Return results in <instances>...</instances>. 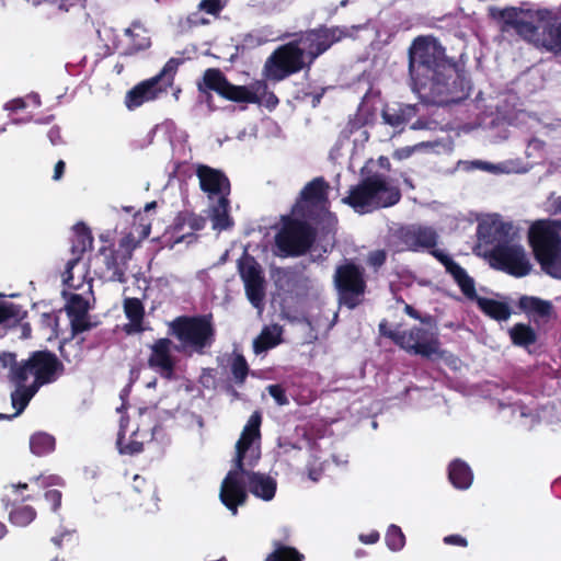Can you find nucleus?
Masks as SVG:
<instances>
[{"label": "nucleus", "instance_id": "nucleus-1", "mask_svg": "<svg viewBox=\"0 0 561 561\" xmlns=\"http://www.w3.org/2000/svg\"><path fill=\"white\" fill-rule=\"evenodd\" d=\"M413 91L425 104L444 106L470 95V82L434 37H416L409 49Z\"/></svg>", "mask_w": 561, "mask_h": 561}, {"label": "nucleus", "instance_id": "nucleus-2", "mask_svg": "<svg viewBox=\"0 0 561 561\" xmlns=\"http://www.w3.org/2000/svg\"><path fill=\"white\" fill-rule=\"evenodd\" d=\"M168 335L179 341L175 351L204 355L216 341L213 314L179 316L168 323Z\"/></svg>", "mask_w": 561, "mask_h": 561}, {"label": "nucleus", "instance_id": "nucleus-3", "mask_svg": "<svg viewBox=\"0 0 561 561\" xmlns=\"http://www.w3.org/2000/svg\"><path fill=\"white\" fill-rule=\"evenodd\" d=\"M528 243L541 270L561 279V220L535 221L528 230Z\"/></svg>", "mask_w": 561, "mask_h": 561}, {"label": "nucleus", "instance_id": "nucleus-4", "mask_svg": "<svg viewBox=\"0 0 561 561\" xmlns=\"http://www.w3.org/2000/svg\"><path fill=\"white\" fill-rule=\"evenodd\" d=\"M401 192L390 185L385 175L374 173L364 178L357 185L351 186L348 195L342 202L355 211L364 214L374 209L387 208L398 204Z\"/></svg>", "mask_w": 561, "mask_h": 561}, {"label": "nucleus", "instance_id": "nucleus-5", "mask_svg": "<svg viewBox=\"0 0 561 561\" xmlns=\"http://www.w3.org/2000/svg\"><path fill=\"white\" fill-rule=\"evenodd\" d=\"M333 286L339 305L350 310L356 309L365 301L368 289L364 266L353 260H345L335 267Z\"/></svg>", "mask_w": 561, "mask_h": 561}, {"label": "nucleus", "instance_id": "nucleus-6", "mask_svg": "<svg viewBox=\"0 0 561 561\" xmlns=\"http://www.w3.org/2000/svg\"><path fill=\"white\" fill-rule=\"evenodd\" d=\"M317 239L316 228L307 220L285 216L275 236V245L283 257H298L310 251Z\"/></svg>", "mask_w": 561, "mask_h": 561}, {"label": "nucleus", "instance_id": "nucleus-7", "mask_svg": "<svg viewBox=\"0 0 561 561\" xmlns=\"http://www.w3.org/2000/svg\"><path fill=\"white\" fill-rule=\"evenodd\" d=\"M65 371L62 362L48 350L34 351L22 365L14 370L13 378L18 382L27 381L32 376L33 386L38 389L55 382Z\"/></svg>", "mask_w": 561, "mask_h": 561}, {"label": "nucleus", "instance_id": "nucleus-8", "mask_svg": "<svg viewBox=\"0 0 561 561\" xmlns=\"http://www.w3.org/2000/svg\"><path fill=\"white\" fill-rule=\"evenodd\" d=\"M179 65V59L170 58L158 75L131 88L125 96L126 107L128 110H135L145 102L153 101L158 99L160 94L167 92L173 84Z\"/></svg>", "mask_w": 561, "mask_h": 561}, {"label": "nucleus", "instance_id": "nucleus-9", "mask_svg": "<svg viewBox=\"0 0 561 561\" xmlns=\"http://www.w3.org/2000/svg\"><path fill=\"white\" fill-rule=\"evenodd\" d=\"M307 68L304 49L299 42L290 41L278 46L266 59L263 68L264 76L271 81H282L291 75Z\"/></svg>", "mask_w": 561, "mask_h": 561}, {"label": "nucleus", "instance_id": "nucleus-10", "mask_svg": "<svg viewBox=\"0 0 561 561\" xmlns=\"http://www.w3.org/2000/svg\"><path fill=\"white\" fill-rule=\"evenodd\" d=\"M198 91L206 95V102L210 103V91L219 96L237 103H261L259 95L245 85L232 84L218 68H208L204 71L202 82L197 83Z\"/></svg>", "mask_w": 561, "mask_h": 561}, {"label": "nucleus", "instance_id": "nucleus-11", "mask_svg": "<svg viewBox=\"0 0 561 561\" xmlns=\"http://www.w3.org/2000/svg\"><path fill=\"white\" fill-rule=\"evenodd\" d=\"M389 339L408 353L424 358H442L444 355L437 333L423 327L414 325L410 330L389 332Z\"/></svg>", "mask_w": 561, "mask_h": 561}, {"label": "nucleus", "instance_id": "nucleus-12", "mask_svg": "<svg viewBox=\"0 0 561 561\" xmlns=\"http://www.w3.org/2000/svg\"><path fill=\"white\" fill-rule=\"evenodd\" d=\"M489 263L494 270L520 278L531 271L524 248L519 244L497 243L489 252Z\"/></svg>", "mask_w": 561, "mask_h": 561}, {"label": "nucleus", "instance_id": "nucleus-13", "mask_svg": "<svg viewBox=\"0 0 561 561\" xmlns=\"http://www.w3.org/2000/svg\"><path fill=\"white\" fill-rule=\"evenodd\" d=\"M345 27L320 25L317 28L308 30L295 39L302 45L304 56L308 58L307 68L309 69L314 60L324 54L335 43L347 36Z\"/></svg>", "mask_w": 561, "mask_h": 561}, {"label": "nucleus", "instance_id": "nucleus-14", "mask_svg": "<svg viewBox=\"0 0 561 561\" xmlns=\"http://www.w3.org/2000/svg\"><path fill=\"white\" fill-rule=\"evenodd\" d=\"M238 272L244 284L245 295L254 308H262L265 298L263 270L254 256L244 252L238 260Z\"/></svg>", "mask_w": 561, "mask_h": 561}, {"label": "nucleus", "instance_id": "nucleus-15", "mask_svg": "<svg viewBox=\"0 0 561 561\" xmlns=\"http://www.w3.org/2000/svg\"><path fill=\"white\" fill-rule=\"evenodd\" d=\"M397 251L422 252L434 249L438 243L436 230L430 226L407 225L394 232Z\"/></svg>", "mask_w": 561, "mask_h": 561}, {"label": "nucleus", "instance_id": "nucleus-16", "mask_svg": "<svg viewBox=\"0 0 561 561\" xmlns=\"http://www.w3.org/2000/svg\"><path fill=\"white\" fill-rule=\"evenodd\" d=\"M262 415L255 411L249 417L242 430L241 436L236 444V456L233 462L241 468L242 465L254 467L260 459V453L251 449L252 444L261 437Z\"/></svg>", "mask_w": 561, "mask_h": 561}, {"label": "nucleus", "instance_id": "nucleus-17", "mask_svg": "<svg viewBox=\"0 0 561 561\" xmlns=\"http://www.w3.org/2000/svg\"><path fill=\"white\" fill-rule=\"evenodd\" d=\"M245 467L242 465L238 468L233 462V468L228 471L221 482L219 499L232 515H237L238 507L248 501L247 482L242 479Z\"/></svg>", "mask_w": 561, "mask_h": 561}, {"label": "nucleus", "instance_id": "nucleus-18", "mask_svg": "<svg viewBox=\"0 0 561 561\" xmlns=\"http://www.w3.org/2000/svg\"><path fill=\"white\" fill-rule=\"evenodd\" d=\"M180 347L170 337H159L148 345L150 351L147 365L162 378L172 379L175 373L178 358L173 350Z\"/></svg>", "mask_w": 561, "mask_h": 561}, {"label": "nucleus", "instance_id": "nucleus-19", "mask_svg": "<svg viewBox=\"0 0 561 561\" xmlns=\"http://www.w3.org/2000/svg\"><path fill=\"white\" fill-rule=\"evenodd\" d=\"M195 174L199 181L201 190L207 194L209 199L229 197L231 184L226 173L207 164H198Z\"/></svg>", "mask_w": 561, "mask_h": 561}, {"label": "nucleus", "instance_id": "nucleus-20", "mask_svg": "<svg viewBox=\"0 0 561 561\" xmlns=\"http://www.w3.org/2000/svg\"><path fill=\"white\" fill-rule=\"evenodd\" d=\"M330 186L324 178H314L308 182L300 192L299 198L293 207V214L305 217L304 208L306 206L318 207L328 202V191Z\"/></svg>", "mask_w": 561, "mask_h": 561}, {"label": "nucleus", "instance_id": "nucleus-21", "mask_svg": "<svg viewBox=\"0 0 561 561\" xmlns=\"http://www.w3.org/2000/svg\"><path fill=\"white\" fill-rule=\"evenodd\" d=\"M516 307L519 312L526 314L536 323H546L557 317L552 302L536 296L522 295L516 302Z\"/></svg>", "mask_w": 561, "mask_h": 561}, {"label": "nucleus", "instance_id": "nucleus-22", "mask_svg": "<svg viewBox=\"0 0 561 561\" xmlns=\"http://www.w3.org/2000/svg\"><path fill=\"white\" fill-rule=\"evenodd\" d=\"M417 104L397 103L394 105H385L381 110L382 123L392 127L396 133L404 130L405 125L419 114Z\"/></svg>", "mask_w": 561, "mask_h": 561}, {"label": "nucleus", "instance_id": "nucleus-23", "mask_svg": "<svg viewBox=\"0 0 561 561\" xmlns=\"http://www.w3.org/2000/svg\"><path fill=\"white\" fill-rule=\"evenodd\" d=\"M75 240L71 245V253L73 255L66 264V270L64 272L65 282L69 283L72 279V270L78 264L81 259V255L92 247L93 237L89 227H87L83 222L77 224L75 227Z\"/></svg>", "mask_w": 561, "mask_h": 561}, {"label": "nucleus", "instance_id": "nucleus-24", "mask_svg": "<svg viewBox=\"0 0 561 561\" xmlns=\"http://www.w3.org/2000/svg\"><path fill=\"white\" fill-rule=\"evenodd\" d=\"M245 467L243 477L245 478L247 488L256 497L264 501H271L276 493L277 483L276 481L261 472H254Z\"/></svg>", "mask_w": 561, "mask_h": 561}, {"label": "nucleus", "instance_id": "nucleus-25", "mask_svg": "<svg viewBox=\"0 0 561 561\" xmlns=\"http://www.w3.org/2000/svg\"><path fill=\"white\" fill-rule=\"evenodd\" d=\"M535 46L554 55L561 54V21L543 24L540 35L535 39Z\"/></svg>", "mask_w": 561, "mask_h": 561}, {"label": "nucleus", "instance_id": "nucleus-26", "mask_svg": "<svg viewBox=\"0 0 561 561\" xmlns=\"http://www.w3.org/2000/svg\"><path fill=\"white\" fill-rule=\"evenodd\" d=\"M124 312L129 323L124 325V331L127 334L141 333L145 328L144 317H145V307L140 299L138 298H126L124 300Z\"/></svg>", "mask_w": 561, "mask_h": 561}, {"label": "nucleus", "instance_id": "nucleus-27", "mask_svg": "<svg viewBox=\"0 0 561 561\" xmlns=\"http://www.w3.org/2000/svg\"><path fill=\"white\" fill-rule=\"evenodd\" d=\"M283 329L278 324L266 325L253 342L255 354L266 352L282 342Z\"/></svg>", "mask_w": 561, "mask_h": 561}, {"label": "nucleus", "instance_id": "nucleus-28", "mask_svg": "<svg viewBox=\"0 0 561 561\" xmlns=\"http://www.w3.org/2000/svg\"><path fill=\"white\" fill-rule=\"evenodd\" d=\"M125 35L129 37L130 43L125 51L126 55H133L150 47L151 41L147 35L146 28L139 21H134L130 27L125 30Z\"/></svg>", "mask_w": 561, "mask_h": 561}, {"label": "nucleus", "instance_id": "nucleus-29", "mask_svg": "<svg viewBox=\"0 0 561 561\" xmlns=\"http://www.w3.org/2000/svg\"><path fill=\"white\" fill-rule=\"evenodd\" d=\"M105 266L104 277L108 280L124 283L126 282L125 271L121 266L117 253L112 248L103 247L100 250Z\"/></svg>", "mask_w": 561, "mask_h": 561}, {"label": "nucleus", "instance_id": "nucleus-30", "mask_svg": "<svg viewBox=\"0 0 561 561\" xmlns=\"http://www.w3.org/2000/svg\"><path fill=\"white\" fill-rule=\"evenodd\" d=\"M448 479L455 488L466 490L471 485L473 476L465 461L456 459L448 467Z\"/></svg>", "mask_w": 561, "mask_h": 561}, {"label": "nucleus", "instance_id": "nucleus-31", "mask_svg": "<svg viewBox=\"0 0 561 561\" xmlns=\"http://www.w3.org/2000/svg\"><path fill=\"white\" fill-rule=\"evenodd\" d=\"M476 302L479 309L493 320L506 321L512 314V310L506 302L481 296Z\"/></svg>", "mask_w": 561, "mask_h": 561}, {"label": "nucleus", "instance_id": "nucleus-32", "mask_svg": "<svg viewBox=\"0 0 561 561\" xmlns=\"http://www.w3.org/2000/svg\"><path fill=\"white\" fill-rule=\"evenodd\" d=\"M230 199L222 196L210 208V219L213 228L217 230H226L232 227L233 221L229 215Z\"/></svg>", "mask_w": 561, "mask_h": 561}, {"label": "nucleus", "instance_id": "nucleus-33", "mask_svg": "<svg viewBox=\"0 0 561 561\" xmlns=\"http://www.w3.org/2000/svg\"><path fill=\"white\" fill-rule=\"evenodd\" d=\"M15 386V390L11 393V401L16 412L12 414V416L19 415L24 409L27 407L31 399L36 394L39 390L36 386L32 383L26 385L27 381H11Z\"/></svg>", "mask_w": 561, "mask_h": 561}, {"label": "nucleus", "instance_id": "nucleus-34", "mask_svg": "<svg viewBox=\"0 0 561 561\" xmlns=\"http://www.w3.org/2000/svg\"><path fill=\"white\" fill-rule=\"evenodd\" d=\"M513 345L527 348L537 342V333L526 323H516L508 330Z\"/></svg>", "mask_w": 561, "mask_h": 561}, {"label": "nucleus", "instance_id": "nucleus-35", "mask_svg": "<svg viewBox=\"0 0 561 561\" xmlns=\"http://www.w3.org/2000/svg\"><path fill=\"white\" fill-rule=\"evenodd\" d=\"M305 556L295 547L280 541H273V551L267 554L265 561H304Z\"/></svg>", "mask_w": 561, "mask_h": 561}, {"label": "nucleus", "instance_id": "nucleus-36", "mask_svg": "<svg viewBox=\"0 0 561 561\" xmlns=\"http://www.w3.org/2000/svg\"><path fill=\"white\" fill-rule=\"evenodd\" d=\"M55 437L44 432L35 433L30 438V449L37 457L50 454L55 450Z\"/></svg>", "mask_w": 561, "mask_h": 561}, {"label": "nucleus", "instance_id": "nucleus-37", "mask_svg": "<svg viewBox=\"0 0 561 561\" xmlns=\"http://www.w3.org/2000/svg\"><path fill=\"white\" fill-rule=\"evenodd\" d=\"M459 286L461 293L470 300L477 301L480 296L477 294L474 280L466 270L458 265L449 273Z\"/></svg>", "mask_w": 561, "mask_h": 561}, {"label": "nucleus", "instance_id": "nucleus-38", "mask_svg": "<svg viewBox=\"0 0 561 561\" xmlns=\"http://www.w3.org/2000/svg\"><path fill=\"white\" fill-rule=\"evenodd\" d=\"M230 370L234 383L238 386H243L250 373V367L242 354L233 355L230 362Z\"/></svg>", "mask_w": 561, "mask_h": 561}, {"label": "nucleus", "instance_id": "nucleus-39", "mask_svg": "<svg viewBox=\"0 0 561 561\" xmlns=\"http://www.w3.org/2000/svg\"><path fill=\"white\" fill-rule=\"evenodd\" d=\"M35 517H36V511L30 505L15 507L10 512V515H9L10 522L13 525L21 526V527H24V526H27L28 524H31L35 519Z\"/></svg>", "mask_w": 561, "mask_h": 561}, {"label": "nucleus", "instance_id": "nucleus-40", "mask_svg": "<svg viewBox=\"0 0 561 561\" xmlns=\"http://www.w3.org/2000/svg\"><path fill=\"white\" fill-rule=\"evenodd\" d=\"M522 14H523V10L513 8V7L500 10L497 18L502 22L501 30L503 32H508L510 30H514L517 26V24L519 23V21L523 19Z\"/></svg>", "mask_w": 561, "mask_h": 561}, {"label": "nucleus", "instance_id": "nucleus-41", "mask_svg": "<svg viewBox=\"0 0 561 561\" xmlns=\"http://www.w3.org/2000/svg\"><path fill=\"white\" fill-rule=\"evenodd\" d=\"M90 304L80 294H71L68 299L66 311L68 317L81 316L89 313Z\"/></svg>", "mask_w": 561, "mask_h": 561}, {"label": "nucleus", "instance_id": "nucleus-42", "mask_svg": "<svg viewBox=\"0 0 561 561\" xmlns=\"http://www.w3.org/2000/svg\"><path fill=\"white\" fill-rule=\"evenodd\" d=\"M387 547L392 551L401 550L405 545V536L397 525H390L385 536Z\"/></svg>", "mask_w": 561, "mask_h": 561}, {"label": "nucleus", "instance_id": "nucleus-43", "mask_svg": "<svg viewBox=\"0 0 561 561\" xmlns=\"http://www.w3.org/2000/svg\"><path fill=\"white\" fill-rule=\"evenodd\" d=\"M187 227L185 211L182 210L176 214L173 219L172 225L170 226V232L175 243H180L186 240L187 234L185 228Z\"/></svg>", "mask_w": 561, "mask_h": 561}, {"label": "nucleus", "instance_id": "nucleus-44", "mask_svg": "<svg viewBox=\"0 0 561 561\" xmlns=\"http://www.w3.org/2000/svg\"><path fill=\"white\" fill-rule=\"evenodd\" d=\"M25 316L26 311L22 312L19 305L0 301V323L7 322L10 319L21 322Z\"/></svg>", "mask_w": 561, "mask_h": 561}, {"label": "nucleus", "instance_id": "nucleus-45", "mask_svg": "<svg viewBox=\"0 0 561 561\" xmlns=\"http://www.w3.org/2000/svg\"><path fill=\"white\" fill-rule=\"evenodd\" d=\"M514 31L535 45V39L540 35L541 30L533 22L522 19Z\"/></svg>", "mask_w": 561, "mask_h": 561}, {"label": "nucleus", "instance_id": "nucleus-46", "mask_svg": "<svg viewBox=\"0 0 561 561\" xmlns=\"http://www.w3.org/2000/svg\"><path fill=\"white\" fill-rule=\"evenodd\" d=\"M137 433L134 432L128 440L127 444H124L123 443V438L124 436L119 434L118 436V439H117V445H118V448H119V453L121 454H125V455H136V454H139L144 450V443L142 442H139L137 438Z\"/></svg>", "mask_w": 561, "mask_h": 561}, {"label": "nucleus", "instance_id": "nucleus-47", "mask_svg": "<svg viewBox=\"0 0 561 561\" xmlns=\"http://www.w3.org/2000/svg\"><path fill=\"white\" fill-rule=\"evenodd\" d=\"M69 319L72 337L85 331H89L94 327V324L90 321L89 313L69 317Z\"/></svg>", "mask_w": 561, "mask_h": 561}, {"label": "nucleus", "instance_id": "nucleus-48", "mask_svg": "<svg viewBox=\"0 0 561 561\" xmlns=\"http://www.w3.org/2000/svg\"><path fill=\"white\" fill-rule=\"evenodd\" d=\"M424 148H433V144L428 141H422L415 144L413 146H405L402 148H398L392 152V158L398 161H402L412 157L415 152L424 149Z\"/></svg>", "mask_w": 561, "mask_h": 561}, {"label": "nucleus", "instance_id": "nucleus-49", "mask_svg": "<svg viewBox=\"0 0 561 561\" xmlns=\"http://www.w3.org/2000/svg\"><path fill=\"white\" fill-rule=\"evenodd\" d=\"M184 211H185V217H186V222H187V228H188V230L186 231L187 238L188 237L195 238L194 232L199 231L205 228L206 218H204L203 216L197 215L193 211H190V210H184Z\"/></svg>", "mask_w": 561, "mask_h": 561}, {"label": "nucleus", "instance_id": "nucleus-50", "mask_svg": "<svg viewBox=\"0 0 561 561\" xmlns=\"http://www.w3.org/2000/svg\"><path fill=\"white\" fill-rule=\"evenodd\" d=\"M21 365H22V360L18 362L16 355L14 353L3 352L0 354V366H2L3 368H9L8 379L10 381H16L13 378V375H14L13 373Z\"/></svg>", "mask_w": 561, "mask_h": 561}, {"label": "nucleus", "instance_id": "nucleus-51", "mask_svg": "<svg viewBox=\"0 0 561 561\" xmlns=\"http://www.w3.org/2000/svg\"><path fill=\"white\" fill-rule=\"evenodd\" d=\"M489 233L493 236L494 240L507 239L512 231V225L508 222H493L488 228Z\"/></svg>", "mask_w": 561, "mask_h": 561}, {"label": "nucleus", "instance_id": "nucleus-52", "mask_svg": "<svg viewBox=\"0 0 561 561\" xmlns=\"http://www.w3.org/2000/svg\"><path fill=\"white\" fill-rule=\"evenodd\" d=\"M426 251L444 265L447 273H450L459 265L456 261L453 260V257H450L444 251L436 249V247Z\"/></svg>", "mask_w": 561, "mask_h": 561}, {"label": "nucleus", "instance_id": "nucleus-53", "mask_svg": "<svg viewBox=\"0 0 561 561\" xmlns=\"http://www.w3.org/2000/svg\"><path fill=\"white\" fill-rule=\"evenodd\" d=\"M387 261V252L385 250L370 251L367 255V264L374 270L378 271Z\"/></svg>", "mask_w": 561, "mask_h": 561}, {"label": "nucleus", "instance_id": "nucleus-54", "mask_svg": "<svg viewBox=\"0 0 561 561\" xmlns=\"http://www.w3.org/2000/svg\"><path fill=\"white\" fill-rule=\"evenodd\" d=\"M266 389H267L270 396L275 400V402L278 405H286L289 403V400L286 396V391L280 385H278V383L270 385V386H267Z\"/></svg>", "mask_w": 561, "mask_h": 561}, {"label": "nucleus", "instance_id": "nucleus-55", "mask_svg": "<svg viewBox=\"0 0 561 561\" xmlns=\"http://www.w3.org/2000/svg\"><path fill=\"white\" fill-rule=\"evenodd\" d=\"M45 500L50 504L53 512H57L61 506L62 494L59 490L51 489L45 492Z\"/></svg>", "mask_w": 561, "mask_h": 561}, {"label": "nucleus", "instance_id": "nucleus-56", "mask_svg": "<svg viewBox=\"0 0 561 561\" xmlns=\"http://www.w3.org/2000/svg\"><path fill=\"white\" fill-rule=\"evenodd\" d=\"M199 9L208 14L216 15L221 11L222 4L220 0H202Z\"/></svg>", "mask_w": 561, "mask_h": 561}, {"label": "nucleus", "instance_id": "nucleus-57", "mask_svg": "<svg viewBox=\"0 0 561 561\" xmlns=\"http://www.w3.org/2000/svg\"><path fill=\"white\" fill-rule=\"evenodd\" d=\"M26 107V102L23 98L13 99L4 104V110L10 113H16Z\"/></svg>", "mask_w": 561, "mask_h": 561}, {"label": "nucleus", "instance_id": "nucleus-58", "mask_svg": "<svg viewBox=\"0 0 561 561\" xmlns=\"http://www.w3.org/2000/svg\"><path fill=\"white\" fill-rule=\"evenodd\" d=\"M443 541H444V543L450 545V546H459V547L468 546L467 539L458 534L445 536Z\"/></svg>", "mask_w": 561, "mask_h": 561}, {"label": "nucleus", "instance_id": "nucleus-59", "mask_svg": "<svg viewBox=\"0 0 561 561\" xmlns=\"http://www.w3.org/2000/svg\"><path fill=\"white\" fill-rule=\"evenodd\" d=\"M323 94H324V89H321V91H319V92H305L302 100L309 101L311 103L312 107H317L320 104V102L323 98Z\"/></svg>", "mask_w": 561, "mask_h": 561}, {"label": "nucleus", "instance_id": "nucleus-60", "mask_svg": "<svg viewBox=\"0 0 561 561\" xmlns=\"http://www.w3.org/2000/svg\"><path fill=\"white\" fill-rule=\"evenodd\" d=\"M47 136L51 142V145L56 146L62 142V136L60 128L58 126H53L48 133Z\"/></svg>", "mask_w": 561, "mask_h": 561}, {"label": "nucleus", "instance_id": "nucleus-61", "mask_svg": "<svg viewBox=\"0 0 561 561\" xmlns=\"http://www.w3.org/2000/svg\"><path fill=\"white\" fill-rule=\"evenodd\" d=\"M307 472L311 481L318 482L322 476L323 469L321 466L310 465L307 467Z\"/></svg>", "mask_w": 561, "mask_h": 561}, {"label": "nucleus", "instance_id": "nucleus-62", "mask_svg": "<svg viewBox=\"0 0 561 561\" xmlns=\"http://www.w3.org/2000/svg\"><path fill=\"white\" fill-rule=\"evenodd\" d=\"M547 210L551 215L561 214V196L554 197V198H549Z\"/></svg>", "mask_w": 561, "mask_h": 561}, {"label": "nucleus", "instance_id": "nucleus-63", "mask_svg": "<svg viewBox=\"0 0 561 561\" xmlns=\"http://www.w3.org/2000/svg\"><path fill=\"white\" fill-rule=\"evenodd\" d=\"M379 533L376 530L370 531L369 534H360L359 540L365 545H373L379 540Z\"/></svg>", "mask_w": 561, "mask_h": 561}, {"label": "nucleus", "instance_id": "nucleus-64", "mask_svg": "<svg viewBox=\"0 0 561 561\" xmlns=\"http://www.w3.org/2000/svg\"><path fill=\"white\" fill-rule=\"evenodd\" d=\"M430 121L425 117H419L415 122H413L410 126L412 130H424L430 129Z\"/></svg>", "mask_w": 561, "mask_h": 561}]
</instances>
